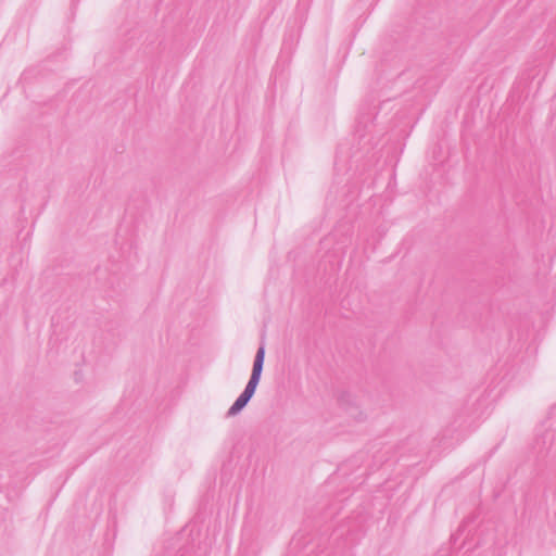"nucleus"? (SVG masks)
<instances>
[{
	"label": "nucleus",
	"mask_w": 556,
	"mask_h": 556,
	"mask_svg": "<svg viewBox=\"0 0 556 556\" xmlns=\"http://www.w3.org/2000/svg\"><path fill=\"white\" fill-rule=\"evenodd\" d=\"M194 529L190 528L189 530L184 529L175 536H173L165 545V555L166 556H199L198 551L200 549V545L195 547L194 538H193Z\"/></svg>",
	"instance_id": "f03ea898"
},
{
	"label": "nucleus",
	"mask_w": 556,
	"mask_h": 556,
	"mask_svg": "<svg viewBox=\"0 0 556 556\" xmlns=\"http://www.w3.org/2000/svg\"><path fill=\"white\" fill-rule=\"evenodd\" d=\"M553 412H556V406L553 408Z\"/></svg>",
	"instance_id": "6e6552de"
},
{
	"label": "nucleus",
	"mask_w": 556,
	"mask_h": 556,
	"mask_svg": "<svg viewBox=\"0 0 556 556\" xmlns=\"http://www.w3.org/2000/svg\"><path fill=\"white\" fill-rule=\"evenodd\" d=\"M331 238L330 237H326L324 240H321L320 244L321 247H328L330 243H331Z\"/></svg>",
	"instance_id": "423d86ee"
},
{
	"label": "nucleus",
	"mask_w": 556,
	"mask_h": 556,
	"mask_svg": "<svg viewBox=\"0 0 556 556\" xmlns=\"http://www.w3.org/2000/svg\"><path fill=\"white\" fill-rule=\"evenodd\" d=\"M493 399H491V393L480 395L473 404L476 406L472 412L475 417H481L488 409Z\"/></svg>",
	"instance_id": "39448f33"
},
{
	"label": "nucleus",
	"mask_w": 556,
	"mask_h": 556,
	"mask_svg": "<svg viewBox=\"0 0 556 556\" xmlns=\"http://www.w3.org/2000/svg\"><path fill=\"white\" fill-rule=\"evenodd\" d=\"M533 450L538 457H544L549 454L556 455V432L552 429L544 430L541 434H538Z\"/></svg>",
	"instance_id": "7ed1b4c3"
},
{
	"label": "nucleus",
	"mask_w": 556,
	"mask_h": 556,
	"mask_svg": "<svg viewBox=\"0 0 556 556\" xmlns=\"http://www.w3.org/2000/svg\"><path fill=\"white\" fill-rule=\"evenodd\" d=\"M342 262L341 254L337 252L327 253L324 258L319 263V267L323 269L324 275L326 276H334L340 269Z\"/></svg>",
	"instance_id": "20e7f679"
},
{
	"label": "nucleus",
	"mask_w": 556,
	"mask_h": 556,
	"mask_svg": "<svg viewBox=\"0 0 556 556\" xmlns=\"http://www.w3.org/2000/svg\"><path fill=\"white\" fill-rule=\"evenodd\" d=\"M54 270H56V268H54ZM63 273L61 271H55V275H62Z\"/></svg>",
	"instance_id": "0eeeda50"
},
{
	"label": "nucleus",
	"mask_w": 556,
	"mask_h": 556,
	"mask_svg": "<svg viewBox=\"0 0 556 556\" xmlns=\"http://www.w3.org/2000/svg\"><path fill=\"white\" fill-rule=\"evenodd\" d=\"M264 361H265V343L264 341L261 342L253 362L252 372L250 376V379L244 388V390L241 392V394L236 399L233 404L229 407V409L226 413L227 417H233L241 413L244 407L249 404L253 395L255 394L256 388L261 381L263 367H264Z\"/></svg>",
	"instance_id": "f257e3e1"
}]
</instances>
